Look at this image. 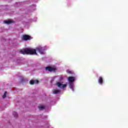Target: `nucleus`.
Segmentation results:
<instances>
[{
	"label": "nucleus",
	"instance_id": "obj_9",
	"mask_svg": "<svg viewBox=\"0 0 128 128\" xmlns=\"http://www.w3.org/2000/svg\"><path fill=\"white\" fill-rule=\"evenodd\" d=\"M12 22H14L12 20H8L4 21V24H12Z\"/></svg>",
	"mask_w": 128,
	"mask_h": 128
},
{
	"label": "nucleus",
	"instance_id": "obj_14",
	"mask_svg": "<svg viewBox=\"0 0 128 128\" xmlns=\"http://www.w3.org/2000/svg\"><path fill=\"white\" fill-rule=\"evenodd\" d=\"M6 94H7V92H5L4 93V94L2 96L3 98H6Z\"/></svg>",
	"mask_w": 128,
	"mask_h": 128
},
{
	"label": "nucleus",
	"instance_id": "obj_4",
	"mask_svg": "<svg viewBox=\"0 0 128 128\" xmlns=\"http://www.w3.org/2000/svg\"><path fill=\"white\" fill-rule=\"evenodd\" d=\"M23 40H32V37L29 35L25 34L23 36Z\"/></svg>",
	"mask_w": 128,
	"mask_h": 128
},
{
	"label": "nucleus",
	"instance_id": "obj_13",
	"mask_svg": "<svg viewBox=\"0 0 128 128\" xmlns=\"http://www.w3.org/2000/svg\"><path fill=\"white\" fill-rule=\"evenodd\" d=\"M13 115L14 116V118H18V113H16V112H13Z\"/></svg>",
	"mask_w": 128,
	"mask_h": 128
},
{
	"label": "nucleus",
	"instance_id": "obj_8",
	"mask_svg": "<svg viewBox=\"0 0 128 128\" xmlns=\"http://www.w3.org/2000/svg\"><path fill=\"white\" fill-rule=\"evenodd\" d=\"M98 82L100 84H102V82H104V80L102 78V76L99 77Z\"/></svg>",
	"mask_w": 128,
	"mask_h": 128
},
{
	"label": "nucleus",
	"instance_id": "obj_15",
	"mask_svg": "<svg viewBox=\"0 0 128 128\" xmlns=\"http://www.w3.org/2000/svg\"><path fill=\"white\" fill-rule=\"evenodd\" d=\"M66 72H67L68 74H72V72H70V70H67Z\"/></svg>",
	"mask_w": 128,
	"mask_h": 128
},
{
	"label": "nucleus",
	"instance_id": "obj_3",
	"mask_svg": "<svg viewBox=\"0 0 128 128\" xmlns=\"http://www.w3.org/2000/svg\"><path fill=\"white\" fill-rule=\"evenodd\" d=\"M46 70L48 72H56V68H52L50 66L46 67Z\"/></svg>",
	"mask_w": 128,
	"mask_h": 128
},
{
	"label": "nucleus",
	"instance_id": "obj_2",
	"mask_svg": "<svg viewBox=\"0 0 128 128\" xmlns=\"http://www.w3.org/2000/svg\"><path fill=\"white\" fill-rule=\"evenodd\" d=\"M36 50L40 53L41 54H44V49L42 47H39L36 48Z\"/></svg>",
	"mask_w": 128,
	"mask_h": 128
},
{
	"label": "nucleus",
	"instance_id": "obj_10",
	"mask_svg": "<svg viewBox=\"0 0 128 128\" xmlns=\"http://www.w3.org/2000/svg\"><path fill=\"white\" fill-rule=\"evenodd\" d=\"M69 86L74 91V84L72 82H69Z\"/></svg>",
	"mask_w": 128,
	"mask_h": 128
},
{
	"label": "nucleus",
	"instance_id": "obj_11",
	"mask_svg": "<svg viewBox=\"0 0 128 128\" xmlns=\"http://www.w3.org/2000/svg\"><path fill=\"white\" fill-rule=\"evenodd\" d=\"M60 90H54L53 92L54 94H60Z\"/></svg>",
	"mask_w": 128,
	"mask_h": 128
},
{
	"label": "nucleus",
	"instance_id": "obj_7",
	"mask_svg": "<svg viewBox=\"0 0 128 128\" xmlns=\"http://www.w3.org/2000/svg\"><path fill=\"white\" fill-rule=\"evenodd\" d=\"M30 82V84H38L40 81H38V80H31Z\"/></svg>",
	"mask_w": 128,
	"mask_h": 128
},
{
	"label": "nucleus",
	"instance_id": "obj_6",
	"mask_svg": "<svg viewBox=\"0 0 128 128\" xmlns=\"http://www.w3.org/2000/svg\"><path fill=\"white\" fill-rule=\"evenodd\" d=\"M74 80H76V78L74 76H70L68 78L69 82H74Z\"/></svg>",
	"mask_w": 128,
	"mask_h": 128
},
{
	"label": "nucleus",
	"instance_id": "obj_5",
	"mask_svg": "<svg viewBox=\"0 0 128 128\" xmlns=\"http://www.w3.org/2000/svg\"><path fill=\"white\" fill-rule=\"evenodd\" d=\"M56 85L58 86V88H64L66 87V84H62L60 82H57Z\"/></svg>",
	"mask_w": 128,
	"mask_h": 128
},
{
	"label": "nucleus",
	"instance_id": "obj_1",
	"mask_svg": "<svg viewBox=\"0 0 128 128\" xmlns=\"http://www.w3.org/2000/svg\"><path fill=\"white\" fill-rule=\"evenodd\" d=\"M20 52L22 54H36V50L30 48H26L23 50H20Z\"/></svg>",
	"mask_w": 128,
	"mask_h": 128
},
{
	"label": "nucleus",
	"instance_id": "obj_12",
	"mask_svg": "<svg viewBox=\"0 0 128 128\" xmlns=\"http://www.w3.org/2000/svg\"><path fill=\"white\" fill-rule=\"evenodd\" d=\"M38 108H39V110H44V108H46V107H44V106H39Z\"/></svg>",
	"mask_w": 128,
	"mask_h": 128
}]
</instances>
